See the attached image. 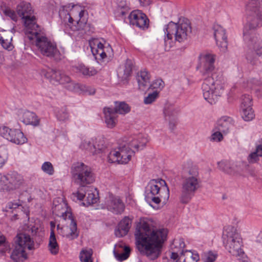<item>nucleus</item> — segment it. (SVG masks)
I'll return each mask as SVG.
<instances>
[{
  "label": "nucleus",
  "instance_id": "1",
  "mask_svg": "<svg viewBox=\"0 0 262 262\" xmlns=\"http://www.w3.org/2000/svg\"><path fill=\"white\" fill-rule=\"evenodd\" d=\"M167 234V229H155L151 221L143 220L137 225L135 232L137 247L149 259L155 260L160 254Z\"/></svg>",
  "mask_w": 262,
  "mask_h": 262
},
{
  "label": "nucleus",
  "instance_id": "2",
  "mask_svg": "<svg viewBox=\"0 0 262 262\" xmlns=\"http://www.w3.org/2000/svg\"><path fill=\"white\" fill-rule=\"evenodd\" d=\"M200 72L204 77L202 90L204 99L210 104H215L224 93L226 81L223 75L215 71V56L210 53L200 55Z\"/></svg>",
  "mask_w": 262,
  "mask_h": 262
},
{
  "label": "nucleus",
  "instance_id": "3",
  "mask_svg": "<svg viewBox=\"0 0 262 262\" xmlns=\"http://www.w3.org/2000/svg\"><path fill=\"white\" fill-rule=\"evenodd\" d=\"M182 182L179 200L182 204L188 203L200 188L202 181L195 167L184 169L181 175Z\"/></svg>",
  "mask_w": 262,
  "mask_h": 262
},
{
  "label": "nucleus",
  "instance_id": "4",
  "mask_svg": "<svg viewBox=\"0 0 262 262\" xmlns=\"http://www.w3.org/2000/svg\"><path fill=\"white\" fill-rule=\"evenodd\" d=\"M260 2L251 0L246 6L247 11V22L243 31L244 39L246 42L253 43L258 38L254 30L262 26V12L258 8Z\"/></svg>",
  "mask_w": 262,
  "mask_h": 262
},
{
  "label": "nucleus",
  "instance_id": "5",
  "mask_svg": "<svg viewBox=\"0 0 262 262\" xmlns=\"http://www.w3.org/2000/svg\"><path fill=\"white\" fill-rule=\"evenodd\" d=\"M41 74L54 84L64 85L66 89L69 91L86 93L90 95L95 94L96 90L93 87L75 82L63 71L56 69L43 70Z\"/></svg>",
  "mask_w": 262,
  "mask_h": 262
},
{
  "label": "nucleus",
  "instance_id": "6",
  "mask_svg": "<svg viewBox=\"0 0 262 262\" xmlns=\"http://www.w3.org/2000/svg\"><path fill=\"white\" fill-rule=\"evenodd\" d=\"M165 35L164 42L166 48H170L172 46V39L179 42H183L186 40L191 32V27L189 20L187 19L180 20L178 23L172 21L165 25L164 28Z\"/></svg>",
  "mask_w": 262,
  "mask_h": 262
},
{
  "label": "nucleus",
  "instance_id": "7",
  "mask_svg": "<svg viewBox=\"0 0 262 262\" xmlns=\"http://www.w3.org/2000/svg\"><path fill=\"white\" fill-rule=\"evenodd\" d=\"M223 244L225 248L239 262H250L242 247V239L239 234L232 226L226 227L223 233Z\"/></svg>",
  "mask_w": 262,
  "mask_h": 262
},
{
  "label": "nucleus",
  "instance_id": "8",
  "mask_svg": "<svg viewBox=\"0 0 262 262\" xmlns=\"http://www.w3.org/2000/svg\"><path fill=\"white\" fill-rule=\"evenodd\" d=\"M148 141L147 137L142 134L134 136L128 140L123 139L121 142L119 141L118 143L120 157L119 164H127L135 152L143 149Z\"/></svg>",
  "mask_w": 262,
  "mask_h": 262
},
{
  "label": "nucleus",
  "instance_id": "9",
  "mask_svg": "<svg viewBox=\"0 0 262 262\" xmlns=\"http://www.w3.org/2000/svg\"><path fill=\"white\" fill-rule=\"evenodd\" d=\"M145 200L151 206L152 203L159 204L163 200L167 201L169 197V190L166 182L161 179L150 180L144 192Z\"/></svg>",
  "mask_w": 262,
  "mask_h": 262
},
{
  "label": "nucleus",
  "instance_id": "10",
  "mask_svg": "<svg viewBox=\"0 0 262 262\" xmlns=\"http://www.w3.org/2000/svg\"><path fill=\"white\" fill-rule=\"evenodd\" d=\"M85 10L77 5L69 4L62 7L59 11V16L62 17L65 14L64 21L68 19V24L66 25V30L69 29L73 31L84 29L86 26L85 20L82 19Z\"/></svg>",
  "mask_w": 262,
  "mask_h": 262
},
{
  "label": "nucleus",
  "instance_id": "11",
  "mask_svg": "<svg viewBox=\"0 0 262 262\" xmlns=\"http://www.w3.org/2000/svg\"><path fill=\"white\" fill-rule=\"evenodd\" d=\"M25 37L32 42H35L38 51L43 55L52 57L58 54L56 45L42 34L40 26L25 34Z\"/></svg>",
  "mask_w": 262,
  "mask_h": 262
},
{
  "label": "nucleus",
  "instance_id": "12",
  "mask_svg": "<svg viewBox=\"0 0 262 262\" xmlns=\"http://www.w3.org/2000/svg\"><path fill=\"white\" fill-rule=\"evenodd\" d=\"M34 243L29 235L19 233L15 239V247L10 257L14 262H24L27 258L25 250H31L34 249Z\"/></svg>",
  "mask_w": 262,
  "mask_h": 262
},
{
  "label": "nucleus",
  "instance_id": "13",
  "mask_svg": "<svg viewBox=\"0 0 262 262\" xmlns=\"http://www.w3.org/2000/svg\"><path fill=\"white\" fill-rule=\"evenodd\" d=\"M185 244L183 239H175L171 245L170 258L174 262H198L200 256L197 252L184 250Z\"/></svg>",
  "mask_w": 262,
  "mask_h": 262
},
{
  "label": "nucleus",
  "instance_id": "14",
  "mask_svg": "<svg viewBox=\"0 0 262 262\" xmlns=\"http://www.w3.org/2000/svg\"><path fill=\"white\" fill-rule=\"evenodd\" d=\"M16 11L23 20L25 34L39 27L37 24L35 16L33 15V10L30 3L25 2L20 3L17 6Z\"/></svg>",
  "mask_w": 262,
  "mask_h": 262
},
{
  "label": "nucleus",
  "instance_id": "15",
  "mask_svg": "<svg viewBox=\"0 0 262 262\" xmlns=\"http://www.w3.org/2000/svg\"><path fill=\"white\" fill-rule=\"evenodd\" d=\"M72 174L75 182L81 187H84L95 181L91 168L83 163H77L72 167Z\"/></svg>",
  "mask_w": 262,
  "mask_h": 262
},
{
  "label": "nucleus",
  "instance_id": "16",
  "mask_svg": "<svg viewBox=\"0 0 262 262\" xmlns=\"http://www.w3.org/2000/svg\"><path fill=\"white\" fill-rule=\"evenodd\" d=\"M24 183L23 176L17 171L6 174L0 173V191H13L20 188Z\"/></svg>",
  "mask_w": 262,
  "mask_h": 262
},
{
  "label": "nucleus",
  "instance_id": "17",
  "mask_svg": "<svg viewBox=\"0 0 262 262\" xmlns=\"http://www.w3.org/2000/svg\"><path fill=\"white\" fill-rule=\"evenodd\" d=\"M0 136L17 145L23 144L27 141V138L20 129H12L5 126L0 127Z\"/></svg>",
  "mask_w": 262,
  "mask_h": 262
},
{
  "label": "nucleus",
  "instance_id": "18",
  "mask_svg": "<svg viewBox=\"0 0 262 262\" xmlns=\"http://www.w3.org/2000/svg\"><path fill=\"white\" fill-rule=\"evenodd\" d=\"M249 47V50L246 54V59L247 61L253 65H256L259 62V58L262 57V47L261 46V41L257 39L253 43L246 42Z\"/></svg>",
  "mask_w": 262,
  "mask_h": 262
},
{
  "label": "nucleus",
  "instance_id": "19",
  "mask_svg": "<svg viewBox=\"0 0 262 262\" xmlns=\"http://www.w3.org/2000/svg\"><path fill=\"white\" fill-rule=\"evenodd\" d=\"M75 196L77 197V199L79 200H82L84 198V202L82 203L84 206H88L92 204L96 203L98 200V193L96 191V189L95 191L93 189L89 188L86 192H85L81 188L79 189L76 193L74 194Z\"/></svg>",
  "mask_w": 262,
  "mask_h": 262
},
{
  "label": "nucleus",
  "instance_id": "20",
  "mask_svg": "<svg viewBox=\"0 0 262 262\" xmlns=\"http://www.w3.org/2000/svg\"><path fill=\"white\" fill-rule=\"evenodd\" d=\"M213 30L217 46L220 48L221 51L225 52L228 46L226 30L217 24L214 25Z\"/></svg>",
  "mask_w": 262,
  "mask_h": 262
},
{
  "label": "nucleus",
  "instance_id": "21",
  "mask_svg": "<svg viewBox=\"0 0 262 262\" xmlns=\"http://www.w3.org/2000/svg\"><path fill=\"white\" fill-rule=\"evenodd\" d=\"M19 120L26 125L38 126L39 120L36 115L33 112L26 110L19 109L16 113Z\"/></svg>",
  "mask_w": 262,
  "mask_h": 262
},
{
  "label": "nucleus",
  "instance_id": "22",
  "mask_svg": "<svg viewBox=\"0 0 262 262\" xmlns=\"http://www.w3.org/2000/svg\"><path fill=\"white\" fill-rule=\"evenodd\" d=\"M106 206L108 210L116 214H121L125 208L122 200L119 197L113 195H110L106 201Z\"/></svg>",
  "mask_w": 262,
  "mask_h": 262
},
{
  "label": "nucleus",
  "instance_id": "23",
  "mask_svg": "<svg viewBox=\"0 0 262 262\" xmlns=\"http://www.w3.org/2000/svg\"><path fill=\"white\" fill-rule=\"evenodd\" d=\"M179 109L172 105H166L164 108L163 113L165 120L169 122V128L173 130L176 124V119Z\"/></svg>",
  "mask_w": 262,
  "mask_h": 262
},
{
  "label": "nucleus",
  "instance_id": "24",
  "mask_svg": "<svg viewBox=\"0 0 262 262\" xmlns=\"http://www.w3.org/2000/svg\"><path fill=\"white\" fill-rule=\"evenodd\" d=\"M233 126L231 118L227 116L221 117L217 122L216 129L220 130L223 134L226 135L229 132L231 127Z\"/></svg>",
  "mask_w": 262,
  "mask_h": 262
},
{
  "label": "nucleus",
  "instance_id": "25",
  "mask_svg": "<svg viewBox=\"0 0 262 262\" xmlns=\"http://www.w3.org/2000/svg\"><path fill=\"white\" fill-rule=\"evenodd\" d=\"M131 221L128 217L125 216L119 223L117 228L115 231L116 236L121 237L126 235L130 227Z\"/></svg>",
  "mask_w": 262,
  "mask_h": 262
},
{
  "label": "nucleus",
  "instance_id": "26",
  "mask_svg": "<svg viewBox=\"0 0 262 262\" xmlns=\"http://www.w3.org/2000/svg\"><path fill=\"white\" fill-rule=\"evenodd\" d=\"M105 122L109 128H113L116 125L117 115L113 108L105 107L103 110Z\"/></svg>",
  "mask_w": 262,
  "mask_h": 262
},
{
  "label": "nucleus",
  "instance_id": "27",
  "mask_svg": "<svg viewBox=\"0 0 262 262\" xmlns=\"http://www.w3.org/2000/svg\"><path fill=\"white\" fill-rule=\"evenodd\" d=\"M243 86L247 89L255 90L256 92L259 93V96L262 97V82L255 78H251L244 83Z\"/></svg>",
  "mask_w": 262,
  "mask_h": 262
},
{
  "label": "nucleus",
  "instance_id": "28",
  "mask_svg": "<svg viewBox=\"0 0 262 262\" xmlns=\"http://www.w3.org/2000/svg\"><path fill=\"white\" fill-rule=\"evenodd\" d=\"M137 80L138 83L139 89L144 90L146 86L149 83V74L146 71H141L137 75Z\"/></svg>",
  "mask_w": 262,
  "mask_h": 262
},
{
  "label": "nucleus",
  "instance_id": "29",
  "mask_svg": "<svg viewBox=\"0 0 262 262\" xmlns=\"http://www.w3.org/2000/svg\"><path fill=\"white\" fill-rule=\"evenodd\" d=\"M69 218L71 221L69 228L70 232L66 235H63V236H66L70 240H73L78 236L79 233L77 232V223L71 214L69 215Z\"/></svg>",
  "mask_w": 262,
  "mask_h": 262
},
{
  "label": "nucleus",
  "instance_id": "30",
  "mask_svg": "<svg viewBox=\"0 0 262 262\" xmlns=\"http://www.w3.org/2000/svg\"><path fill=\"white\" fill-rule=\"evenodd\" d=\"M260 157H262V144L256 146L255 150L249 155L247 160L249 163H256L258 162Z\"/></svg>",
  "mask_w": 262,
  "mask_h": 262
},
{
  "label": "nucleus",
  "instance_id": "31",
  "mask_svg": "<svg viewBox=\"0 0 262 262\" xmlns=\"http://www.w3.org/2000/svg\"><path fill=\"white\" fill-rule=\"evenodd\" d=\"M48 247L52 254L56 255L58 253L59 246L56 241L54 231L52 230L50 233Z\"/></svg>",
  "mask_w": 262,
  "mask_h": 262
},
{
  "label": "nucleus",
  "instance_id": "32",
  "mask_svg": "<svg viewBox=\"0 0 262 262\" xmlns=\"http://www.w3.org/2000/svg\"><path fill=\"white\" fill-rule=\"evenodd\" d=\"M92 54H97L98 51H101L104 49L103 43L98 38H92L89 41Z\"/></svg>",
  "mask_w": 262,
  "mask_h": 262
},
{
  "label": "nucleus",
  "instance_id": "33",
  "mask_svg": "<svg viewBox=\"0 0 262 262\" xmlns=\"http://www.w3.org/2000/svg\"><path fill=\"white\" fill-rule=\"evenodd\" d=\"M95 140L94 139H91L88 140H85L83 141L81 146L83 147L91 152L96 151L98 150H102V147H100L99 145H96L94 143Z\"/></svg>",
  "mask_w": 262,
  "mask_h": 262
},
{
  "label": "nucleus",
  "instance_id": "34",
  "mask_svg": "<svg viewBox=\"0 0 262 262\" xmlns=\"http://www.w3.org/2000/svg\"><path fill=\"white\" fill-rule=\"evenodd\" d=\"M76 69L78 72L85 76H92L97 73V71L93 68H88L82 64H79Z\"/></svg>",
  "mask_w": 262,
  "mask_h": 262
},
{
  "label": "nucleus",
  "instance_id": "35",
  "mask_svg": "<svg viewBox=\"0 0 262 262\" xmlns=\"http://www.w3.org/2000/svg\"><path fill=\"white\" fill-rule=\"evenodd\" d=\"M120 154L119 152L118 145L113 148L110 151L107 156V161L110 163H117L119 164Z\"/></svg>",
  "mask_w": 262,
  "mask_h": 262
},
{
  "label": "nucleus",
  "instance_id": "36",
  "mask_svg": "<svg viewBox=\"0 0 262 262\" xmlns=\"http://www.w3.org/2000/svg\"><path fill=\"white\" fill-rule=\"evenodd\" d=\"M116 114H125L130 111V107L124 102H116L115 107L114 108Z\"/></svg>",
  "mask_w": 262,
  "mask_h": 262
},
{
  "label": "nucleus",
  "instance_id": "37",
  "mask_svg": "<svg viewBox=\"0 0 262 262\" xmlns=\"http://www.w3.org/2000/svg\"><path fill=\"white\" fill-rule=\"evenodd\" d=\"M241 109L242 110V117L245 121H249L254 118L255 115L251 106H247Z\"/></svg>",
  "mask_w": 262,
  "mask_h": 262
},
{
  "label": "nucleus",
  "instance_id": "38",
  "mask_svg": "<svg viewBox=\"0 0 262 262\" xmlns=\"http://www.w3.org/2000/svg\"><path fill=\"white\" fill-rule=\"evenodd\" d=\"M133 66V62L131 60H126L123 71V79L126 80L131 75Z\"/></svg>",
  "mask_w": 262,
  "mask_h": 262
},
{
  "label": "nucleus",
  "instance_id": "39",
  "mask_svg": "<svg viewBox=\"0 0 262 262\" xmlns=\"http://www.w3.org/2000/svg\"><path fill=\"white\" fill-rule=\"evenodd\" d=\"M217 257L215 251H208L203 253L202 257L203 262H214Z\"/></svg>",
  "mask_w": 262,
  "mask_h": 262
},
{
  "label": "nucleus",
  "instance_id": "40",
  "mask_svg": "<svg viewBox=\"0 0 262 262\" xmlns=\"http://www.w3.org/2000/svg\"><path fill=\"white\" fill-rule=\"evenodd\" d=\"M124 251V252L119 253L115 250H114V255L118 260L122 261L126 259L129 257L130 251V248L128 247L125 246Z\"/></svg>",
  "mask_w": 262,
  "mask_h": 262
},
{
  "label": "nucleus",
  "instance_id": "41",
  "mask_svg": "<svg viewBox=\"0 0 262 262\" xmlns=\"http://www.w3.org/2000/svg\"><path fill=\"white\" fill-rule=\"evenodd\" d=\"M8 158V151L5 146H0V168H2Z\"/></svg>",
  "mask_w": 262,
  "mask_h": 262
},
{
  "label": "nucleus",
  "instance_id": "42",
  "mask_svg": "<svg viewBox=\"0 0 262 262\" xmlns=\"http://www.w3.org/2000/svg\"><path fill=\"white\" fill-rule=\"evenodd\" d=\"M133 25L143 29L147 28L149 26V19L146 15L143 13V16L141 15L137 23H134Z\"/></svg>",
  "mask_w": 262,
  "mask_h": 262
},
{
  "label": "nucleus",
  "instance_id": "43",
  "mask_svg": "<svg viewBox=\"0 0 262 262\" xmlns=\"http://www.w3.org/2000/svg\"><path fill=\"white\" fill-rule=\"evenodd\" d=\"M143 16V13L139 10L132 11L128 16V19L130 24L133 25L137 23L141 16Z\"/></svg>",
  "mask_w": 262,
  "mask_h": 262
},
{
  "label": "nucleus",
  "instance_id": "44",
  "mask_svg": "<svg viewBox=\"0 0 262 262\" xmlns=\"http://www.w3.org/2000/svg\"><path fill=\"white\" fill-rule=\"evenodd\" d=\"M159 91L155 90L153 92L149 93L148 95L144 98V103L146 104H149L154 102L158 98Z\"/></svg>",
  "mask_w": 262,
  "mask_h": 262
},
{
  "label": "nucleus",
  "instance_id": "45",
  "mask_svg": "<svg viewBox=\"0 0 262 262\" xmlns=\"http://www.w3.org/2000/svg\"><path fill=\"white\" fill-rule=\"evenodd\" d=\"M164 82L160 78L155 80L149 85V89L161 91L164 86Z\"/></svg>",
  "mask_w": 262,
  "mask_h": 262
},
{
  "label": "nucleus",
  "instance_id": "46",
  "mask_svg": "<svg viewBox=\"0 0 262 262\" xmlns=\"http://www.w3.org/2000/svg\"><path fill=\"white\" fill-rule=\"evenodd\" d=\"M41 170L51 176L54 173V167L50 162H45L41 166Z\"/></svg>",
  "mask_w": 262,
  "mask_h": 262
},
{
  "label": "nucleus",
  "instance_id": "47",
  "mask_svg": "<svg viewBox=\"0 0 262 262\" xmlns=\"http://www.w3.org/2000/svg\"><path fill=\"white\" fill-rule=\"evenodd\" d=\"M252 97L249 95L245 94L241 97V108L252 106Z\"/></svg>",
  "mask_w": 262,
  "mask_h": 262
},
{
  "label": "nucleus",
  "instance_id": "48",
  "mask_svg": "<svg viewBox=\"0 0 262 262\" xmlns=\"http://www.w3.org/2000/svg\"><path fill=\"white\" fill-rule=\"evenodd\" d=\"M56 117L59 121H64L69 118V114L66 107H62L56 114Z\"/></svg>",
  "mask_w": 262,
  "mask_h": 262
},
{
  "label": "nucleus",
  "instance_id": "49",
  "mask_svg": "<svg viewBox=\"0 0 262 262\" xmlns=\"http://www.w3.org/2000/svg\"><path fill=\"white\" fill-rule=\"evenodd\" d=\"M12 36L9 31L3 30L0 33V41H12Z\"/></svg>",
  "mask_w": 262,
  "mask_h": 262
},
{
  "label": "nucleus",
  "instance_id": "50",
  "mask_svg": "<svg viewBox=\"0 0 262 262\" xmlns=\"http://www.w3.org/2000/svg\"><path fill=\"white\" fill-rule=\"evenodd\" d=\"M80 259L82 262H92L91 254L88 251H82L80 254Z\"/></svg>",
  "mask_w": 262,
  "mask_h": 262
},
{
  "label": "nucleus",
  "instance_id": "51",
  "mask_svg": "<svg viewBox=\"0 0 262 262\" xmlns=\"http://www.w3.org/2000/svg\"><path fill=\"white\" fill-rule=\"evenodd\" d=\"M223 133L217 130L213 133L210 137V141L213 142H220L223 138Z\"/></svg>",
  "mask_w": 262,
  "mask_h": 262
},
{
  "label": "nucleus",
  "instance_id": "52",
  "mask_svg": "<svg viewBox=\"0 0 262 262\" xmlns=\"http://www.w3.org/2000/svg\"><path fill=\"white\" fill-rule=\"evenodd\" d=\"M218 167L222 171L229 173L230 172V165L227 161H221L217 163Z\"/></svg>",
  "mask_w": 262,
  "mask_h": 262
},
{
  "label": "nucleus",
  "instance_id": "53",
  "mask_svg": "<svg viewBox=\"0 0 262 262\" xmlns=\"http://www.w3.org/2000/svg\"><path fill=\"white\" fill-rule=\"evenodd\" d=\"M4 12L5 15L10 17L12 20L15 21H17V16L14 11L10 9H7Z\"/></svg>",
  "mask_w": 262,
  "mask_h": 262
},
{
  "label": "nucleus",
  "instance_id": "54",
  "mask_svg": "<svg viewBox=\"0 0 262 262\" xmlns=\"http://www.w3.org/2000/svg\"><path fill=\"white\" fill-rule=\"evenodd\" d=\"M93 55L96 60H102L106 57L104 49L101 50V51H98L97 54H93Z\"/></svg>",
  "mask_w": 262,
  "mask_h": 262
},
{
  "label": "nucleus",
  "instance_id": "55",
  "mask_svg": "<svg viewBox=\"0 0 262 262\" xmlns=\"http://www.w3.org/2000/svg\"><path fill=\"white\" fill-rule=\"evenodd\" d=\"M0 43L3 47V48L8 51H12L14 48V46L11 43V41H0Z\"/></svg>",
  "mask_w": 262,
  "mask_h": 262
},
{
  "label": "nucleus",
  "instance_id": "56",
  "mask_svg": "<svg viewBox=\"0 0 262 262\" xmlns=\"http://www.w3.org/2000/svg\"><path fill=\"white\" fill-rule=\"evenodd\" d=\"M6 246L7 243L6 242L5 237L0 232V247H6Z\"/></svg>",
  "mask_w": 262,
  "mask_h": 262
},
{
  "label": "nucleus",
  "instance_id": "57",
  "mask_svg": "<svg viewBox=\"0 0 262 262\" xmlns=\"http://www.w3.org/2000/svg\"><path fill=\"white\" fill-rule=\"evenodd\" d=\"M19 206L17 203L9 202L6 206L7 208L8 209H16Z\"/></svg>",
  "mask_w": 262,
  "mask_h": 262
},
{
  "label": "nucleus",
  "instance_id": "58",
  "mask_svg": "<svg viewBox=\"0 0 262 262\" xmlns=\"http://www.w3.org/2000/svg\"><path fill=\"white\" fill-rule=\"evenodd\" d=\"M142 6H146L149 5L150 0H138Z\"/></svg>",
  "mask_w": 262,
  "mask_h": 262
},
{
  "label": "nucleus",
  "instance_id": "59",
  "mask_svg": "<svg viewBox=\"0 0 262 262\" xmlns=\"http://www.w3.org/2000/svg\"><path fill=\"white\" fill-rule=\"evenodd\" d=\"M256 242L262 244V229L256 237Z\"/></svg>",
  "mask_w": 262,
  "mask_h": 262
},
{
  "label": "nucleus",
  "instance_id": "60",
  "mask_svg": "<svg viewBox=\"0 0 262 262\" xmlns=\"http://www.w3.org/2000/svg\"><path fill=\"white\" fill-rule=\"evenodd\" d=\"M50 225H51V231L52 230L54 231L53 228H55V225L54 223H53V222H51Z\"/></svg>",
  "mask_w": 262,
  "mask_h": 262
},
{
  "label": "nucleus",
  "instance_id": "61",
  "mask_svg": "<svg viewBox=\"0 0 262 262\" xmlns=\"http://www.w3.org/2000/svg\"><path fill=\"white\" fill-rule=\"evenodd\" d=\"M57 230H59V229H60V227H59V225H57Z\"/></svg>",
  "mask_w": 262,
  "mask_h": 262
},
{
  "label": "nucleus",
  "instance_id": "62",
  "mask_svg": "<svg viewBox=\"0 0 262 262\" xmlns=\"http://www.w3.org/2000/svg\"><path fill=\"white\" fill-rule=\"evenodd\" d=\"M121 13H122V15H124L125 14V13L124 12H122Z\"/></svg>",
  "mask_w": 262,
  "mask_h": 262
}]
</instances>
